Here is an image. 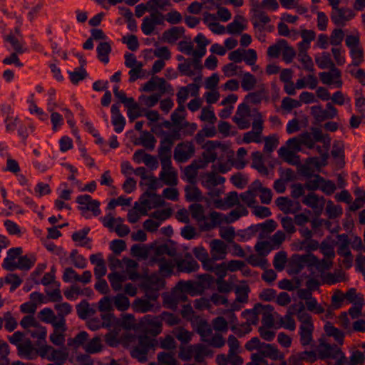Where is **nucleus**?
<instances>
[{"instance_id":"obj_41","label":"nucleus","mask_w":365,"mask_h":365,"mask_svg":"<svg viewBox=\"0 0 365 365\" xmlns=\"http://www.w3.org/2000/svg\"><path fill=\"white\" fill-rule=\"evenodd\" d=\"M256 77L250 72L244 73L241 80V87L245 91H250L257 85Z\"/></svg>"},{"instance_id":"obj_27","label":"nucleus","mask_w":365,"mask_h":365,"mask_svg":"<svg viewBox=\"0 0 365 365\" xmlns=\"http://www.w3.org/2000/svg\"><path fill=\"white\" fill-rule=\"evenodd\" d=\"M185 192V197L187 202H201L203 200L202 193L195 184L186 185Z\"/></svg>"},{"instance_id":"obj_59","label":"nucleus","mask_w":365,"mask_h":365,"mask_svg":"<svg viewBox=\"0 0 365 365\" xmlns=\"http://www.w3.org/2000/svg\"><path fill=\"white\" fill-rule=\"evenodd\" d=\"M314 179H309L304 183V187L310 191H314L320 188L321 182L324 181V178L318 174L313 175Z\"/></svg>"},{"instance_id":"obj_44","label":"nucleus","mask_w":365,"mask_h":365,"mask_svg":"<svg viewBox=\"0 0 365 365\" xmlns=\"http://www.w3.org/2000/svg\"><path fill=\"white\" fill-rule=\"evenodd\" d=\"M173 334L182 344H187L192 340L193 334L182 327L174 329Z\"/></svg>"},{"instance_id":"obj_52","label":"nucleus","mask_w":365,"mask_h":365,"mask_svg":"<svg viewBox=\"0 0 365 365\" xmlns=\"http://www.w3.org/2000/svg\"><path fill=\"white\" fill-rule=\"evenodd\" d=\"M157 344L156 340L147 335H140L138 337V343L137 344L140 348H143L148 353L150 349L154 348Z\"/></svg>"},{"instance_id":"obj_25","label":"nucleus","mask_w":365,"mask_h":365,"mask_svg":"<svg viewBox=\"0 0 365 365\" xmlns=\"http://www.w3.org/2000/svg\"><path fill=\"white\" fill-rule=\"evenodd\" d=\"M177 284L178 289H181L191 296H195L201 293V287L197 282L190 280H181Z\"/></svg>"},{"instance_id":"obj_37","label":"nucleus","mask_w":365,"mask_h":365,"mask_svg":"<svg viewBox=\"0 0 365 365\" xmlns=\"http://www.w3.org/2000/svg\"><path fill=\"white\" fill-rule=\"evenodd\" d=\"M194 41L198 46V50L195 51L194 57L202 58L206 53V46L210 43V41L202 34H197Z\"/></svg>"},{"instance_id":"obj_53","label":"nucleus","mask_w":365,"mask_h":365,"mask_svg":"<svg viewBox=\"0 0 365 365\" xmlns=\"http://www.w3.org/2000/svg\"><path fill=\"white\" fill-rule=\"evenodd\" d=\"M88 338V334L86 331L79 332L74 338H69L67 344L68 346L78 348L84 344Z\"/></svg>"},{"instance_id":"obj_16","label":"nucleus","mask_w":365,"mask_h":365,"mask_svg":"<svg viewBox=\"0 0 365 365\" xmlns=\"http://www.w3.org/2000/svg\"><path fill=\"white\" fill-rule=\"evenodd\" d=\"M210 222H204L200 225L201 231H210L222 223H226V215L212 211L209 215Z\"/></svg>"},{"instance_id":"obj_3","label":"nucleus","mask_w":365,"mask_h":365,"mask_svg":"<svg viewBox=\"0 0 365 365\" xmlns=\"http://www.w3.org/2000/svg\"><path fill=\"white\" fill-rule=\"evenodd\" d=\"M317 262H318V258L312 253L293 255L290 262L291 272L298 274L303 269L305 265L313 266Z\"/></svg>"},{"instance_id":"obj_42","label":"nucleus","mask_w":365,"mask_h":365,"mask_svg":"<svg viewBox=\"0 0 365 365\" xmlns=\"http://www.w3.org/2000/svg\"><path fill=\"white\" fill-rule=\"evenodd\" d=\"M313 330V325H309V327H299L300 343L303 346H307L311 344L312 341Z\"/></svg>"},{"instance_id":"obj_32","label":"nucleus","mask_w":365,"mask_h":365,"mask_svg":"<svg viewBox=\"0 0 365 365\" xmlns=\"http://www.w3.org/2000/svg\"><path fill=\"white\" fill-rule=\"evenodd\" d=\"M252 167L256 169L261 175H268L269 170L264 165L263 155L259 151L252 153Z\"/></svg>"},{"instance_id":"obj_28","label":"nucleus","mask_w":365,"mask_h":365,"mask_svg":"<svg viewBox=\"0 0 365 365\" xmlns=\"http://www.w3.org/2000/svg\"><path fill=\"white\" fill-rule=\"evenodd\" d=\"M185 32L182 26H175L163 32L162 38L165 42L170 43H175Z\"/></svg>"},{"instance_id":"obj_26","label":"nucleus","mask_w":365,"mask_h":365,"mask_svg":"<svg viewBox=\"0 0 365 365\" xmlns=\"http://www.w3.org/2000/svg\"><path fill=\"white\" fill-rule=\"evenodd\" d=\"M145 196L153 197L155 198L154 207H158L163 205L164 201L161 199V197L155 193H151L146 191L140 197L141 207L138 208L139 212L143 215H147V208L150 205V201L148 199L144 198Z\"/></svg>"},{"instance_id":"obj_18","label":"nucleus","mask_w":365,"mask_h":365,"mask_svg":"<svg viewBox=\"0 0 365 365\" xmlns=\"http://www.w3.org/2000/svg\"><path fill=\"white\" fill-rule=\"evenodd\" d=\"M22 254V249L21 247H16L10 249L7 252V256L4 259L2 264V267L7 271H14L17 269L16 259H17Z\"/></svg>"},{"instance_id":"obj_35","label":"nucleus","mask_w":365,"mask_h":365,"mask_svg":"<svg viewBox=\"0 0 365 365\" xmlns=\"http://www.w3.org/2000/svg\"><path fill=\"white\" fill-rule=\"evenodd\" d=\"M339 354H341V350L337 346H331V345L326 344L324 345V349L319 350V358L320 359H325L327 358L337 359Z\"/></svg>"},{"instance_id":"obj_30","label":"nucleus","mask_w":365,"mask_h":365,"mask_svg":"<svg viewBox=\"0 0 365 365\" xmlns=\"http://www.w3.org/2000/svg\"><path fill=\"white\" fill-rule=\"evenodd\" d=\"M260 307H262V304L257 303L254 306L253 309H245L242 312V316L247 320L245 323H249L250 326L251 324H257L259 321L258 315L261 313Z\"/></svg>"},{"instance_id":"obj_38","label":"nucleus","mask_w":365,"mask_h":365,"mask_svg":"<svg viewBox=\"0 0 365 365\" xmlns=\"http://www.w3.org/2000/svg\"><path fill=\"white\" fill-rule=\"evenodd\" d=\"M36 258L34 255L19 256L16 264L17 269L28 271L35 264Z\"/></svg>"},{"instance_id":"obj_61","label":"nucleus","mask_w":365,"mask_h":365,"mask_svg":"<svg viewBox=\"0 0 365 365\" xmlns=\"http://www.w3.org/2000/svg\"><path fill=\"white\" fill-rule=\"evenodd\" d=\"M287 44L285 39H279L275 44L270 46L267 49V55L272 58H277L279 56L282 46Z\"/></svg>"},{"instance_id":"obj_58","label":"nucleus","mask_w":365,"mask_h":365,"mask_svg":"<svg viewBox=\"0 0 365 365\" xmlns=\"http://www.w3.org/2000/svg\"><path fill=\"white\" fill-rule=\"evenodd\" d=\"M326 212L329 219H334L342 215L343 210L340 205H334L331 200H329L327 204Z\"/></svg>"},{"instance_id":"obj_36","label":"nucleus","mask_w":365,"mask_h":365,"mask_svg":"<svg viewBox=\"0 0 365 365\" xmlns=\"http://www.w3.org/2000/svg\"><path fill=\"white\" fill-rule=\"evenodd\" d=\"M245 21L242 16L237 15L232 22L227 26V31L230 34H239L246 29L242 23Z\"/></svg>"},{"instance_id":"obj_14","label":"nucleus","mask_w":365,"mask_h":365,"mask_svg":"<svg viewBox=\"0 0 365 365\" xmlns=\"http://www.w3.org/2000/svg\"><path fill=\"white\" fill-rule=\"evenodd\" d=\"M210 255L214 259H225L227 253V245L221 240H212L210 243Z\"/></svg>"},{"instance_id":"obj_5","label":"nucleus","mask_w":365,"mask_h":365,"mask_svg":"<svg viewBox=\"0 0 365 365\" xmlns=\"http://www.w3.org/2000/svg\"><path fill=\"white\" fill-rule=\"evenodd\" d=\"M252 130L244 133L243 142L245 143H250L252 142L260 143L261 135L263 130V120L260 113H257V115L252 122Z\"/></svg>"},{"instance_id":"obj_2","label":"nucleus","mask_w":365,"mask_h":365,"mask_svg":"<svg viewBox=\"0 0 365 365\" xmlns=\"http://www.w3.org/2000/svg\"><path fill=\"white\" fill-rule=\"evenodd\" d=\"M175 257L177 255V250L173 242L165 243L156 247L151 262L158 264L160 273L164 277L170 276L173 272L175 263L173 260L166 259L164 255Z\"/></svg>"},{"instance_id":"obj_47","label":"nucleus","mask_w":365,"mask_h":365,"mask_svg":"<svg viewBox=\"0 0 365 365\" xmlns=\"http://www.w3.org/2000/svg\"><path fill=\"white\" fill-rule=\"evenodd\" d=\"M200 167L197 165L195 162H192L190 165L185 168L184 174L187 181L190 184H195L197 175V170Z\"/></svg>"},{"instance_id":"obj_31","label":"nucleus","mask_w":365,"mask_h":365,"mask_svg":"<svg viewBox=\"0 0 365 365\" xmlns=\"http://www.w3.org/2000/svg\"><path fill=\"white\" fill-rule=\"evenodd\" d=\"M279 156L290 165H297L300 163V159L294 151L289 150L287 147L282 146L278 150Z\"/></svg>"},{"instance_id":"obj_50","label":"nucleus","mask_w":365,"mask_h":365,"mask_svg":"<svg viewBox=\"0 0 365 365\" xmlns=\"http://www.w3.org/2000/svg\"><path fill=\"white\" fill-rule=\"evenodd\" d=\"M113 304L121 312L127 310L130 306L129 299L123 294H118L113 297Z\"/></svg>"},{"instance_id":"obj_10","label":"nucleus","mask_w":365,"mask_h":365,"mask_svg":"<svg viewBox=\"0 0 365 365\" xmlns=\"http://www.w3.org/2000/svg\"><path fill=\"white\" fill-rule=\"evenodd\" d=\"M354 12L349 8H339L338 6L332 7L331 19L333 23L339 26H344L346 21L353 19Z\"/></svg>"},{"instance_id":"obj_7","label":"nucleus","mask_w":365,"mask_h":365,"mask_svg":"<svg viewBox=\"0 0 365 365\" xmlns=\"http://www.w3.org/2000/svg\"><path fill=\"white\" fill-rule=\"evenodd\" d=\"M252 15L251 21L256 32L262 33L265 30V25L270 21L269 16L260 9L259 4L253 5L252 8Z\"/></svg>"},{"instance_id":"obj_9","label":"nucleus","mask_w":365,"mask_h":365,"mask_svg":"<svg viewBox=\"0 0 365 365\" xmlns=\"http://www.w3.org/2000/svg\"><path fill=\"white\" fill-rule=\"evenodd\" d=\"M76 202L81 205L79 210L84 216L87 211H91L94 216H98L101 214L100 202L96 200H93L89 195H79L76 198Z\"/></svg>"},{"instance_id":"obj_1","label":"nucleus","mask_w":365,"mask_h":365,"mask_svg":"<svg viewBox=\"0 0 365 365\" xmlns=\"http://www.w3.org/2000/svg\"><path fill=\"white\" fill-rule=\"evenodd\" d=\"M170 0H148V6L150 15L143 18L141 30L145 35H151L157 25H163L165 15L161 11H166L167 7L171 6Z\"/></svg>"},{"instance_id":"obj_24","label":"nucleus","mask_w":365,"mask_h":365,"mask_svg":"<svg viewBox=\"0 0 365 365\" xmlns=\"http://www.w3.org/2000/svg\"><path fill=\"white\" fill-rule=\"evenodd\" d=\"M188 210L191 214L192 218L199 224V226L204 222H207L205 210L201 204L192 203L189 206Z\"/></svg>"},{"instance_id":"obj_43","label":"nucleus","mask_w":365,"mask_h":365,"mask_svg":"<svg viewBox=\"0 0 365 365\" xmlns=\"http://www.w3.org/2000/svg\"><path fill=\"white\" fill-rule=\"evenodd\" d=\"M248 211L242 205L237 206L235 210H232L226 215V223L230 224L237 220L242 216H246Z\"/></svg>"},{"instance_id":"obj_49","label":"nucleus","mask_w":365,"mask_h":365,"mask_svg":"<svg viewBox=\"0 0 365 365\" xmlns=\"http://www.w3.org/2000/svg\"><path fill=\"white\" fill-rule=\"evenodd\" d=\"M319 78L322 83L327 85H331L333 83V79H337L334 83L337 88H341L342 86V81L340 79L341 77H336L334 73L331 72H322L319 73Z\"/></svg>"},{"instance_id":"obj_40","label":"nucleus","mask_w":365,"mask_h":365,"mask_svg":"<svg viewBox=\"0 0 365 365\" xmlns=\"http://www.w3.org/2000/svg\"><path fill=\"white\" fill-rule=\"evenodd\" d=\"M98 59L107 63L109 61L108 55L111 52V46L108 42H101L96 48Z\"/></svg>"},{"instance_id":"obj_12","label":"nucleus","mask_w":365,"mask_h":365,"mask_svg":"<svg viewBox=\"0 0 365 365\" xmlns=\"http://www.w3.org/2000/svg\"><path fill=\"white\" fill-rule=\"evenodd\" d=\"M192 327L196 330L197 333L200 336L202 341H208L209 337L211 336L212 329L211 326L202 318L197 317L193 320Z\"/></svg>"},{"instance_id":"obj_23","label":"nucleus","mask_w":365,"mask_h":365,"mask_svg":"<svg viewBox=\"0 0 365 365\" xmlns=\"http://www.w3.org/2000/svg\"><path fill=\"white\" fill-rule=\"evenodd\" d=\"M185 257H190V260L181 259L176 262L177 269L179 272L190 273L195 272L199 269V264L197 262L192 259L190 254L187 253Z\"/></svg>"},{"instance_id":"obj_21","label":"nucleus","mask_w":365,"mask_h":365,"mask_svg":"<svg viewBox=\"0 0 365 365\" xmlns=\"http://www.w3.org/2000/svg\"><path fill=\"white\" fill-rule=\"evenodd\" d=\"M220 143L217 141L208 140L203 148L205 151L202 153V158L205 163H213L217 158L215 152L216 148L219 147Z\"/></svg>"},{"instance_id":"obj_51","label":"nucleus","mask_w":365,"mask_h":365,"mask_svg":"<svg viewBox=\"0 0 365 365\" xmlns=\"http://www.w3.org/2000/svg\"><path fill=\"white\" fill-rule=\"evenodd\" d=\"M141 145L148 150H153L155 146L156 139L148 131H143L140 137Z\"/></svg>"},{"instance_id":"obj_19","label":"nucleus","mask_w":365,"mask_h":365,"mask_svg":"<svg viewBox=\"0 0 365 365\" xmlns=\"http://www.w3.org/2000/svg\"><path fill=\"white\" fill-rule=\"evenodd\" d=\"M258 354H259L263 359L264 357L272 360H283L284 359V354L279 351L277 346L271 344L264 343Z\"/></svg>"},{"instance_id":"obj_33","label":"nucleus","mask_w":365,"mask_h":365,"mask_svg":"<svg viewBox=\"0 0 365 365\" xmlns=\"http://www.w3.org/2000/svg\"><path fill=\"white\" fill-rule=\"evenodd\" d=\"M194 359L196 362L202 363L206 356H212V351L202 344H194Z\"/></svg>"},{"instance_id":"obj_4","label":"nucleus","mask_w":365,"mask_h":365,"mask_svg":"<svg viewBox=\"0 0 365 365\" xmlns=\"http://www.w3.org/2000/svg\"><path fill=\"white\" fill-rule=\"evenodd\" d=\"M139 326L142 331L153 337L162 331V322L158 317L145 315L140 319Z\"/></svg>"},{"instance_id":"obj_6","label":"nucleus","mask_w":365,"mask_h":365,"mask_svg":"<svg viewBox=\"0 0 365 365\" xmlns=\"http://www.w3.org/2000/svg\"><path fill=\"white\" fill-rule=\"evenodd\" d=\"M195 153V148L192 141H185L178 143L174 150L173 158L178 163H185L190 160Z\"/></svg>"},{"instance_id":"obj_22","label":"nucleus","mask_w":365,"mask_h":365,"mask_svg":"<svg viewBox=\"0 0 365 365\" xmlns=\"http://www.w3.org/2000/svg\"><path fill=\"white\" fill-rule=\"evenodd\" d=\"M44 349L51 350V354L46 356V359L50 361H55L58 365H62L68 358V354L66 350L55 349L48 345H46Z\"/></svg>"},{"instance_id":"obj_8","label":"nucleus","mask_w":365,"mask_h":365,"mask_svg":"<svg viewBox=\"0 0 365 365\" xmlns=\"http://www.w3.org/2000/svg\"><path fill=\"white\" fill-rule=\"evenodd\" d=\"M311 113L317 121L322 122L336 117L338 110L331 103H327L325 109L319 106H312Z\"/></svg>"},{"instance_id":"obj_46","label":"nucleus","mask_w":365,"mask_h":365,"mask_svg":"<svg viewBox=\"0 0 365 365\" xmlns=\"http://www.w3.org/2000/svg\"><path fill=\"white\" fill-rule=\"evenodd\" d=\"M99 336L93 337L85 346L84 349L88 354H96L102 351L103 345Z\"/></svg>"},{"instance_id":"obj_20","label":"nucleus","mask_w":365,"mask_h":365,"mask_svg":"<svg viewBox=\"0 0 365 365\" xmlns=\"http://www.w3.org/2000/svg\"><path fill=\"white\" fill-rule=\"evenodd\" d=\"M202 177V185L207 188L211 189L218 185L223 184L225 181V178L215 172H210L205 173L201 175Z\"/></svg>"},{"instance_id":"obj_29","label":"nucleus","mask_w":365,"mask_h":365,"mask_svg":"<svg viewBox=\"0 0 365 365\" xmlns=\"http://www.w3.org/2000/svg\"><path fill=\"white\" fill-rule=\"evenodd\" d=\"M17 349L19 355L28 359H33L37 355L36 350L33 346L29 339L26 340L22 344L19 345Z\"/></svg>"},{"instance_id":"obj_62","label":"nucleus","mask_w":365,"mask_h":365,"mask_svg":"<svg viewBox=\"0 0 365 365\" xmlns=\"http://www.w3.org/2000/svg\"><path fill=\"white\" fill-rule=\"evenodd\" d=\"M194 345L187 346H180L178 356L182 361H190L192 357L194 358Z\"/></svg>"},{"instance_id":"obj_34","label":"nucleus","mask_w":365,"mask_h":365,"mask_svg":"<svg viewBox=\"0 0 365 365\" xmlns=\"http://www.w3.org/2000/svg\"><path fill=\"white\" fill-rule=\"evenodd\" d=\"M132 308L135 312L145 313L152 311L154 304L147 299L137 298L133 301Z\"/></svg>"},{"instance_id":"obj_54","label":"nucleus","mask_w":365,"mask_h":365,"mask_svg":"<svg viewBox=\"0 0 365 365\" xmlns=\"http://www.w3.org/2000/svg\"><path fill=\"white\" fill-rule=\"evenodd\" d=\"M255 249L261 257L267 256L272 250H274L269 241L257 242L255 246Z\"/></svg>"},{"instance_id":"obj_63","label":"nucleus","mask_w":365,"mask_h":365,"mask_svg":"<svg viewBox=\"0 0 365 365\" xmlns=\"http://www.w3.org/2000/svg\"><path fill=\"white\" fill-rule=\"evenodd\" d=\"M160 178L168 185H177L178 179L175 172L162 170L160 174Z\"/></svg>"},{"instance_id":"obj_13","label":"nucleus","mask_w":365,"mask_h":365,"mask_svg":"<svg viewBox=\"0 0 365 365\" xmlns=\"http://www.w3.org/2000/svg\"><path fill=\"white\" fill-rule=\"evenodd\" d=\"M275 203L279 209L285 214H294L301 209L299 202L291 200L287 197H279L276 199Z\"/></svg>"},{"instance_id":"obj_11","label":"nucleus","mask_w":365,"mask_h":365,"mask_svg":"<svg viewBox=\"0 0 365 365\" xmlns=\"http://www.w3.org/2000/svg\"><path fill=\"white\" fill-rule=\"evenodd\" d=\"M302 203L311 207L317 216H319L324 210L325 199L314 192H310L302 200Z\"/></svg>"},{"instance_id":"obj_60","label":"nucleus","mask_w":365,"mask_h":365,"mask_svg":"<svg viewBox=\"0 0 365 365\" xmlns=\"http://www.w3.org/2000/svg\"><path fill=\"white\" fill-rule=\"evenodd\" d=\"M350 56L353 66H358L364 61V51L361 46L350 49Z\"/></svg>"},{"instance_id":"obj_55","label":"nucleus","mask_w":365,"mask_h":365,"mask_svg":"<svg viewBox=\"0 0 365 365\" xmlns=\"http://www.w3.org/2000/svg\"><path fill=\"white\" fill-rule=\"evenodd\" d=\"M287 259V255L286 252H284V251L278 252L275 255V256L274 257V260H273V265H274V268L277 271L283 270L285 267Z\"/></svg>"},{"instance_id":"obj_56","label":"nucleus","mask_w":365,"mask_h":365,"mask_svg":"<svg viewBox=\"0 0 365 365\" xmlns=\"http://www.w3.org/2000/svg\"><path fill=\"white\" fill-rule=\"evenodd\" d=\"M160 288L158 284H154L152 282L145 284V297L149 301H156L159 297Z\"/></svg>"},{"instance_id":"obj_48","label":"nucleus","mask_w":365,"mask_h":365,"mask_svg":"<svg viewBox=\"0 0 365 365\" xmlns=\"http://www.w3.org/2000/svg\"><path fill=\"white\" fill-rule=\"evenodd\" d=\"M108 278L113 290L119 291L122 289V282L125 280V277L118 272H113L108 275Z\"/></svg>"},{"instance_id":"obj_64","label":"nucleus","mask_w":365,"mask_h":365,"mask_svg":"<svg viewBox=\"0 0 365 365\" xmlns=\"http://www.w3.org/2000/svg\"><path fill=\"white\" fill-rule=\"evenodd\" d=\"M70 258L76 267L83 269L86 267V259L78 255L77 250H73L70 254Z\"/></svg>"},{"instance_id":"obj_39","label":"nucleus","mask_w":365,"mask_h":365,"mask_svg":"<svg viewBox=\"0 0 365 365\" xmlns=\"http://www.w3.org/2000/svg\"><path fill=\"white\" fill-rule=\"evenodd\" d=\"M345 279V274L341 270H336L334 272L327 273L324 277V283L332 285L336 283L343 282Z\"/></svg>"},{"instance_id":"obj_57","label":"nucleus","mask_w":365,"mask_h":365,"mask_svg":"<svg viewBox=\"0 0 365 365\" xmlns=\"http://www.w3.org/2000/svg\"><path fill=\"white\" fill-rule=\"evenodd\" d=\"M264 152L266 153H272L278 145L279 140L277 135H272L264 138Z\"/></svg>"},{"instance_id":"obj_15","label":"nucleus","mask_w":365,"mask_h":365,"mask_svg":"<svg viewBox=\"0 0 365 365\" xmlns=\"http://www.w3.org/2000/svg\"><path fill=\"white\" fill-rule=\"evenodd\" d=\"M315 61L319 68H329L336 77H341V71L335 66L329 53L323 52L320 56L315 57Z\"/></svg>"},{"instance_id":"obj_17","label":"nucleus","mask_w":365,"mask_h":365,"mask_svg":"<svg viewBox=\"0 0 365 365\" xmlns=\"http://www.w3.org/2000/svg\"><path fill=\"white\" fill-rule=\"evenodd\" d=\"M111 121L114 126V130L117 133H121L125 125V119L120 112L119 103H114L111 106Z\"/></svg>"},{"instance_id":"obj_45","label":"nucleus","mask_w":365,"mask_h":365,"mask_svg":"<svg viewBox=\"0 0 365 365\" xmlns=\"http://www.w3.org/2000/svg\"><path fill=\"white\" fill-rule=\"evenodd\" d=\"M312 130V135L314 142H322L324 143V148H325L327 150H329L331 143V138L329 135H324L319 128H313Z\"/></svg>"}]
</instances>
